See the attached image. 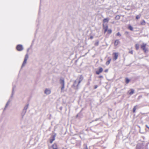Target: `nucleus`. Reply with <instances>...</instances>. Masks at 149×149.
I'll list each match as a JSON object with an SVG mask.
<instances>
[{"instance_id":"nucleus-30","label":"nucleus","mask_w":149,"mask_h":149,"mask_svg":"<svg viewBox=\"0 0 149 149\" xmlns=\"http://www.w3.org/2000/svg\"><path fill=\"white\" fill-rule=\"evenodd\" d=\"M84 146L85 147V148H84L83 149H88L86 145H84Z\"/></svg>"},{"instance_id":"nucleus-29","label":"nucleus","mask_w":149,"mask_h":149,"mask_svg":"<svg viewBox=\"0 0 149 149\" xmlns=\"http://www.w3.org/2000/svg\"><path fill=\"white\" fill-rule=\"evenodd\" d=\"M116 36H121V34H120V33L119 32H118L117 34H116Z\"/></svg>"},{"instance_id":"nucleus-37","label":"nucleus","mask_w":149,"mask_h":149,"mask_svg":"<svg viewBox=\"0 0 149 149\" xmlns=\"http://www.w3.org/2000/svg\"><path fill=\"white\" fill-rule=\"evenodd\" d=\"M102 77V76H99V78H101V77Z\"/></svg>"},{"instance_id":"nucleus-14","label":"nucleus","mask_w":149,"mask_h":149,"mask_svg":"<svg viewBox=\"0 0 149 149\" xmlns=\"http://www.w3.org/2000/svg\"><path fill=\"white\" fill-rule=\"evenodd\" d=\"M28 106H29L28 104H27L24 107V108L23 110L26 111V110H27V109H28Z\"/></svg>"},{"instance_id":"nucleus-7","label":"nucleus","mask_w":149,"mask_h":149,"mask_svg":"<svg viewBox=\"0 0 149 149\" xmlns=\"http://www.w3.org/2000/svg\"><path fill=\"white\" fill-rule=\"evenodd\" d=\"M114 56L113 57V59L114 60H116L118 58V53H115L113 54Z\"/></svg>"},{"instance_id":"nucleus-24","label":"nucleus","mask_w":149,"mask_h":149,"mask_svg":"<svg viewBox=\"0 0 149 149\" xmlns=\"http://www.w3.org/2000/svg\"><path fill=\"white\" fill-rule=\"evenodd\" d=\"M14 87H13V89H12V94L11 96V97H12L13 96V92H14Z\"/></svg>"},{"instance_id":"nucleus-13","label":"nucleus","mask_w":149,"mask_h":149,"mask_svg":"<svg viewBox=\"0 0 149 149\" xmlns=\"http://www.w3.org/2000/svg\"><path fill=\"white\" fill-rule=\"evenodd\" d=\"M119 41L118 40H115L114 42V45L115 46H116L117 45L119 42Z\"/></svg>"},{"instance_id":"nucleus-39","label":"nucleus","mask_w":149,"mask_h":149,"mask_svg":"<svg viewBox=\"0 0 149 149\" xmlns=\"http://www.w3.org/2000/svg\"><path fill=\"white\" fill-rule=\"evenodd\" d=\"M148 73H149V71H148Z\"/></svg>"},{"instance_id":"nucleus-11","label":"nucleus","mask_w":149,"mask_h":149,"mask_svg":"<svg viewBox=\"0 0 149 149\" xmlns=\"http://www.w3.org/2000/svg\"><path fill=\"white\" fill-rule=\"evenodd\" d=\"M10 100H9L8 101L7 103H6V106L4 108V110H5L6 109V108L8 106L9 104L10 103Z\"/></svg>"},{"instance_id":"nucleus-28","label":"nucleus","mask_w":149,"mask_h":149,"mask_svg":"<svg viewBox=\"0 0 149 149\" xmlns=\"http://www.w3.org/2000/svg\"><path fill=\"white\" fill-rule=\"evenodd\" d=\"M140 16L139 15H137L136 17V19H138L140 18Z\"/></svg>"},{"instance_id":"nucleus-2","label":"nucleus","mask_w":149,"mask_h":149,"mask_svg":"<svg viewBox=\"0 0 149 149\" xmlns=\"http://www.w3.org/2000/svg\"><path fill=\"white\" fill-rule=\"evenodd\" d=\"M28 55L27 54H26L25 56L24 59V61L22 65V68L24 67L25 65L26 64V63L27 60L28 59Z\"/></svg>"},{"instance_id":"nucleus-18","label":"nucleus","mask_w":149,"mask_h":149,"mask_svg":"<svg viewBox=\"0 0 149 149\" xmlns=\"http://www.w3.org/2000/svg\"><path fill=\"white\" fill-rule=\"evenodd\" d=\"M130 80L128 78H125V82L126 84H128L130 82Z\"/></svg>"},{"instance_id":"nucleus-3","label":"nucleus","mask_w":149,"mask_h":149,"mask_svg":"<svg viewBox=\"0 0 149 149\" xmlns=\"http://www.w3.org/2000/svg\"><path fill=\"white\" fill-rule=\"evenodd\" d=\"M147 44L145 43H143L141 45V48L145 52H146L147 51V49L146 48Z\"/></svg>"},{"instance_id":"nucleus-36","label":"nucleus","mask_w":149,"mask_h":149,"mask_svg":"<svg viewBox=\"0 0 149 149\" xmlns=\"http://www.w3.org/2000/svg\"><path fill=\"white\" fill-rule=\"evenodd\" d=\"M125 33L126 34H128V32L126 31L125 32Z\"/></svg>"},{"instance_id":"nucleus-17","label":"nucleus","mask_w":149,"mask_h":149,"mask_svg":"<svg viewBox=\"0 0 149 149\" xmlns=\"http://www.w3.org/2000/svg\"><path fill=\"white\" fill-rule=\"evenodd\" d=\"M137 105H136L134 107L133 109V112L134 113L135 112L136 110L137 109Z\"/></svg>"},{"instance_id":"nucleus-10","label":"nucleus","mask_w":149,"mask_h":149,"mask_svg":"<svg viewBox=\"0 0 149 149\" xmlns=\"http://www.w3.org/2000/svg\"><path fill=\"white\" fill-rule=\"evenodd\" d=\"M26 111L23 110L22 112L21 113V116H22V118H23V117L25 115V114L26 112Z\"/></svg>"},{"instance_id":"nucleus-32","label":"nucleus","mask_w":149,"mask_h":149,"mask_svg":"<svg viewBox=\"0 0 149 149\" xmlns=\"http://www.w3.org/2000/svg\"><path fill=\"white\" fill-rule=\"evenodd\" d=\"M93 38V37L92 36H91L90 37V38L92 39Z\"/></svg>"},{"instance_id":"nucleus-19","label":"nucleus","mask_w":149,"mask_h":149,"mask_svg":"<svg viewBox=\"0 0 149 149\" xmlns=\"http://www.w3.org/2000/svg\"><path fill=\"white\" fill-rule=\"evenodd\" d=\"M135 48L137 50L139 49V45L138 44H136L135 45Z\"/></svg>"},{"instance_id":"nucleus-4","label":"nucleus","mask_w":149,"mask_h":149,"mask_svg":"<svg viewBox=\"0 0 149 149\" xmlns=\"http://www.w3.org/2000/svg\"><path fill=\"white\" fill-rule=\"evenodd\" d=\"M17 50L18 51H21L23 49V46L21 45H18L16 47Z\"/></svg>"},{"instance_id":"nucleus-23","label":"nucleus","mask_w":149,"mask_h":149,"mask_svg":"<svg viewBox=\"0 0 149 149\" xmlns=\"http://www.w3.org/2000/svg\"><path fill=\"white\" fill-rule=\"evenodd\" d=\"M120 17L119 15H117L115 17V19H120Z\"/></svg>"},{"instance_id":"nucleus-26","label":"nucleus","mask_w":149,"mask_h":149,"mask_svg":"<svg viewBox=\"0 0 149 149\" xmlns=\"http://www.w3.org/2000/svg\"><path fill=\"white\" fill-rule=\"evenodd\" d=\"M108 33H110L111 32V30L110 29H109L108 30Z\"/></svg>"},{"instance_id":"nucleus-27","label":"nucleus","mask_w":149,"mask_h":149,"mask_svg":"<svg viewBox=\"0 0 149 149\" xmlns=\"http://www.w3.org/2000/svg\"><path fill=\"white\" fill-rule=\"evenodd\" d=\"M98 44H99V42H98V41H97L95 43V46H98Z\"/></svg>"},{"instance_id":"nucleus-33","label":"nucleus","mask_w":149,"mask_h":149,"mask_svg":"<svg viewBox=\"0 0 149 149\" xmlns=\"http://www.w3.org/2000/svg\"><path fill=\"white\" fill-rule=\"evenodd\" d=\"M146 126L147 128H148V129H149V127L148 126V125H146Z\"/></svg>"},{"instance_id":"nucleus-15","label":"nucleus","mask_w":149,"mask_h":149,"mask_svg":"<svg viewBox=\"0 0 149 149\" xmlns=\"http://www.w3.org/2000/svg\"><path fill=\"white\" fill-rule=\"evenodd\" d=\"M131 92L129 93V94L130 95H132L134 93V90L133 89H131Z\"/></svg>"},{"instance_id":"nucleus-6","label":"nucleus","mask_w":149,"mask_h":149,"mask_svg":"<svg viewBox=\"0 0 149 149\" xmlns=\"http://www.w3.org/2000/svg\"><path fill=\"white\" fill-rule=\"evenodd\" d=\"M109 19L108 18H107L104 19L103 20V24H107V23L109 21Z\"/></svg>"},{"instance_id":"nucleus-5","label":"nucleus","mask_w":149,"mask_h":149,"mask_svg":"<svg viewBox=\"0 0 149 149\" xmlns=\"http://www.w3.org/2000/svg\"><path fill=\"white\" fill-rule=\"evenodd\" d=\"M80 80H78V79H77L74 82V85H76V83L77 82H78V84L77 85V86H78L79 84L81 82V81L82 80V78H81V77H80Z\"/></svg>"},{"instance_id":"nucleus-31","label":"nucleus","mask_w":149,"mask_h":149,"mask_svg":"<svg viewBox=\"0 0 149 149\" xmlns=\"http://www.w3.org/2000/svg\"><path fill=\"white\" fill-rule=\"evenodd\" d=\"M108 69H106L104 70V72H108Z\"/></svg>"},{"instance_id":"nucleus-25","label":"nucleus","mask_w":149,"mask_h":149,"mask_svg":"<svg viewBox=\"0 0 149 149\" xmlns=\"http://www.w3.org/2000/svg\"><path fill=\"white\" fill-rule=\"evenodd\" d=\"M141 148L139 145H138L136 146V149H141Z\"/></svg>"},{"instance_id":"nucleus-35","label":"nucleus","mask_w":149,"mask_h":149,"mask_svg":"<svg viewBox=\"0 0 149 149\" xmlns=\"http://www.w3.org/2000/svg\"><path fill=\"white\" fill-rule=\"evenodd\" d=\"M129 52L130 53H131V54H133V51H131L130 52Z\"/></svg>"},{"instance_id":"nucleus-34","label":"nucleus","mask_w":149,"mask_h":149,"mask_svg":"<svg viewBox=\"0 0 149 149\" xmlns=\"http://www.w3.org/2000/svg\"><path fill=\"white\" fill-rule=\"evenodd\" d=\"M104 33H105L107 31V29H104Z\"/></svg>"},{"instance_id":"nucleus-9","label":"nucleus","mask_w":149,"mask_h":149,"mask_svg":"<svg viewBox=\"0 0 149 149\" xmlns=\"http://www.w3.org/2000/svg\"><path fill=\"white\" fill-rule=\"evenodd\" d=\"M103 71V69L102 68H99V71H96V73L97 74H99L100 73H101Z\"/></svg>"},{"instance_id":"nucleus-12","label":"nucleus","mask_w":149,"mask_h":149,"mask_svg":"<svg viewBox=\"0 0 149 149\" xmlns=\"http://www.w3.org/2000/svg\"><path fill=\"white\" fill-rule=\"evenodd\" d=\"M103 28L104 29H107L108 28V26L107 24H103Z\"/></svg>"},{"instance_id":"nucleus-16","label":"nucleus","mask_w":149,"mask_h":149,"mask_svg":"<svg viewBox=\"0 0 149 149\" xmlns=\"http://www.w3.org/2000/svg\"><path fill=\"white\" fill-rule=\"evenodd\" d=\"M55 136H54L52 139H50V143H52L53 141L55 140Z\"/></svg>"},{"instance_id":"nucleus-22","label":"nucleus","mask_w":149,"mask_h":149,"mask_svg":"<svg viewBox=\"0 0 149 149\" xmlns=\"http://www.w3.org/2000/svg\"><path fill=\"white\" fill-rule=\"evenodd\" d=\"M128 28L131 31H132L133 30V28L131 25H129V26Z\"/></svg>"},{"instance_id":"nucleus-21","label":"nucleus","mask_w":149,"mask_h":149,"mask_svg":"<svg viewBox=\"0 0 149 149\" xmlns=\"http://www.w3.org/2000/svg\"><path fill=\"white\" fill-rule=\"evenodd\" d=\"M145 22L144 20H143L141 22V25H144L145 24Z\"/></svg>"},{"instance_id":"nucleus-20","label":"nucleus","mask_w":149,"mask_h":149,"mask_svg":"<svg viewBox=\"0 0 149 149\" xmlns=\"http://www.w3.org/2000/svg\"><path fill=\"white\" fill-rule=\"evenodd\" d=\"M111 59H110L106 63V64L107 65H108L110 63V61Z\"/></svg>"},{"instance_id":"nucleus-38","label":"nucleus","mask_w":149,"mask_h":149,"mask_svg":"<svg viewBox=\"0 0 149 149\" xmlns=\"http://www.w3.org/2000/svg\"><path fill=\"white\" fill-rule=\"evenodd\" d=\"M97 86H95V88H97Z\"/></svg>"},{"instance_id":"nucleus-1","label":"nucleus","mask_w":149,"mask_h":149,"mask_svg":"<svg viewBox=\"0 0 149 149\" xmlns=\"http://www.w3.org/2000/svg\"><path fill=\"white\" fill-rule=\"evenodd\" d=\"M59 83L61 87V92H62L65 88V82L64 79L63 78H61L59 80Z\"/></svg>"},{"instance_id":"nucleus-8","label":"nucleus","mask_w":149,"mask_h":149,"mask_svg":"<svg viewBox=\"0 0 149 149\" xmlns=\"http://www.w3.org/2000/svg\"><path fill=\"white\" fill-rule=\"evenodd\" d=\"M51 93V90L50 89H46L45 91V93L47 95H49Z\"/></svg>"}]
</instances>
